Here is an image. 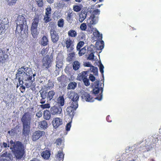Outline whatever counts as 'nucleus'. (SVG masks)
Wrapping results in <instances>:
<instances>
[{
  "label": "nucleus",
  "instance_id": "f8f14e48",
  "mask_svg": "<svg viewBox=\"0 0 161 161\" xmlns=\"http://www.w3.org/2000/svg\"><path fill=\"white\" fill-rule=\"evenodd\" d=\"M81 97L82 99L88 102H93L95 99V98L92 97L89 93L85 92H84L82 93Z\"/></svg>",
  "mask_w": 161,
  "mask_h": 161
},
{
  "label": "nucleus",
  "instance_id": "69168bd1",
  "mask_svg": "<svg viewBox=\"0 0 161 161\" xmlns=\"http://www.w3.org/2000/svg\"><path fill=\"white\" fill-rule=\"evenodd\" d=\"M18 81L19 82V86L21 85V86H23V80L24 79H18Z\"/></svg>",
  "mask_w": 161,
  "mask_h": 161
},
{
  "label": "nucleus",
  "instance_id": "4468645a",
  "mask_svg": "<svg viewBox=\"0 0 161 161\" xmlns=\"http://www.w3.org/2000/svg\"><path fill=\"white\" fill-rule=\"evenodd\" d=\"M62 109L60 107L54 106L52 107L50 109V111L52 115H58L61 114Z\"/></svg>",
  "mask_w": 161,
  "mask_h": 161
},
{
  "label": "nucleus",
  "instance_id": "ddd939ff",
  "mask_svg": "<svg viewBox=\"0 0 161 161\" xmlns=\"http://www.w3.org/2000/svg\"><path fill=\"white\" fill-rule=\"evenodd\" d=\"M45 134L44 131L37 130L34 132L33 134L32 139L33 141H36L40 138L42 136Z\"/></svg>",
  "mask_w": 161,
  "mask_h": 161
},
{
  "label": "nucleus",
  "instance_id": "4be33fe9",
  "mask_svg": "<svg viewBox=\"0 0 161 161\" xmlns=\"http://www.w3.org/2000/svg\"><path fill=\"white\" fill-rule=\"evenodd\" d=\"M75 15V13L72 12L68 13L66 17L67 21L69 23H71L73 21V16Z\"/></svg>",
  "mask_w": 161,
  "mask_h": 161
},
{
  "label": "nucleus",
  "instance_id": "0eeeda50",
  "mask_svg": "<svg viewBox=\"0 0 161 161\" xmlns=\"http://www.w3.org/2000/svg\"><path fill=\"white\" fill-rule=\"evenodd\" d=\"M74 41L70 37L66 39L65 41V45L68 53H70L73 51L74 49Z\"/></svg>",
  "mask_w": 161,
  "mask_h": 161
},
{
  "label": "nucleus",
  "instance_id": "2f4dec72",
  "mask_svg": "<svg viewBox=\"0 0 161 161\" xmlns=\"http://www.w3.org/2000/svg\"><path fill=\"white\" fill-rule=\"evenodd\" d=\"M80 63L78 61H74L72 64L73 68L75 70H77L80 67Z\"/></svg>",
  "mask_w": 161,
  "mask_h": 161
},
{
  "label": "nucleus",
  "instance_id": "c9c22d12",
  "mask_svg": "<svg viewBox=\"0 0 161 161\" xmlns=\"http://www.w3.org/2000/svg\"><path fill=\"white\" fill-rule=\"evenodd\" d=\"M69 36L75 37L77 35V33L76 31L73 30H70L68 32Z\"/></svg>",
  "mask_w": 161,
  "mask_h": 161
},
{
  "label": "nucleus",
  "instance_id": "4c0bfd02",
  "mask_svg": "<svg viewBox=\"0 0 161 161\" xmlns=\"http://www.w3.org/2000/svg\"><path fill=\"white\" fill-rule=\"evenodd\" d=\"M47 89H51L54 86V82L51 80H49L47 84Z\"/></svg>",
  "mask_w": 161,
  "mask_h": 161
},
{
  "label": "nucleus",
  "instance_id": "9d476101",
  "mask_svg": "<svg viewBox=\"0 0 161 161\" xmlns=\"http://www.w3.org/2000/svg\"><path fill=\"white\" fill-rule=\"evenodd\" d=\"M78 105L70 104V106L68 107L66 111L67 114L69 115L70 117L72 119L75 114V111L78 108Z\"/></svg>",
  "mask_w": 161,
  "mask_h": 161
},
{
  "label": "nucleus",
  "instance_id": "a878e982",
  "mask_svg": "<svg viewBox=\"0 0 161 161\" xmlns=\"http://www.w3.org/2000/svg\"><path fill=\"white\" fill-rule=\"evenodd\" d=\"M88 26L91 28V26L94 25L96 23V21L95 19V17L91 16L87 21Z\"/></svg>",
  "mask_w": 161,
  "mask_h": 161
},
{
  "label": "nucleus",
  "instance_id": "c03bdc74",
  "mask_svg": "<svg viewBox=\"0 0 161 161\" xmlns=\"http://www.w3.org/2000/svg\"><path fill=\"white\" fill-rule=\"evenodd\" d=\"M79 51V56H82L83 55L86 53V49L85 47H84L81 49H80Z\"/></svg>",
  "mask_w": 161,
  "mask_h": 161
},
{
  "label": "nucleus",
  "instance_id": "a18cd8bd",
  "mask_svg": "<svg viewBox=\"0 0 161 161\" xmlns=\"http://www.w3.org/2000/svg\"><path fill=\"white\" fill-rule=\"evenodd\" d=\"M84 42L83 41H80L77 44L76 49L77 50H80V48L83 46Z\"/></svg>",
  "mask_w": 161,
  "mask_h": 161
},
{
  "label": "nucleus",
  "instance_id": "ea45409f",
  "mask_svg": "<svg viewBox=\"0 0 161 161\" xmlns=\"http://www.w3.org/2000/svg\"><path fill=\"white\" fill-rule=\"evenodd\" d=\"M64 21L63 19L61 18L59 19L58 22V25L59 27L62 28L64 27Z\"/></svg>",
  "mask_w": 161,
  "mask_h": 161
},
{
  "label": "nucleus",
  "instance_id": "bb28decb",
  "mask_svg": "<svg viewBox=\"0 0 161 161\" xmlns=\"http://www.w3.org/2000/svg\"><path fill=\"white\" fill-rule=\"evenodd\" d=\"M50 151L49 150H46L43 151L41 153L42 156L46 159H48L50 156Z\"/></svg>",
  "mask_w": 161,
  "mask_h": 161
},
{
  "label": "nucleus",
  "instance_id": "412c9836",
  "mask_svg": "<svg viewBox=\"0 0 161 161\" xmlns=\"http://www.w3.org/2000/svg\"><path fill=\"white\" fill-rule=\"evenodd\" d=\"M49 42L47 37L45 36H42L40 41V44L43 46H47L49 43Z\"/></svg>",
  "mask_w": 161,
  "mask_h": 161
},
{
  "label": "nucleus",
  "instance_id": "7c9ffc66",
  "mask_svg": "<svg viewBox=\"0 0 161 161\" xmlns=\"http://www.w3.org/2000/svg\"><path fill=\"white\" fill-rule=\"evenodd\" d=\"M93 35L95 37L94 39H96L97 40L102 39V35L100 34L99 32L97 30L95 31L93 33Z\"/></svg>",
  "mask_w": 161,
  "mask_h": 161
},
{
  "label": "nucleus",
  "instance_id": "2eb2a0df",
  "mask_svg": "<svg viewBox=\"0 0 161 161\" xmlns=\"http://www.w3.org/2000/svg\"><path fill=\"white\" fill-rule=\"evenodd\" d=\"M52 123L53 127L56 129L62 124V119L59 118H54L52 121Z\"/></svg>",
  "mask_w": 161,
  "mask_h": 161
},
{
  "label": "nucleus",
  "instance_id": "20e7f679",
  "mask_svg": "<svg viewBox=\"0 0 161 161\" xmlns=\"http://www.w3.org/2000/svg\"><path fill=\"white\" fill-rule=\"evenodd\" d=\"M50 33L51 40L52 42L56 43L59 40V36L56 31V25L55 22H51L49 23Z\"/></svg>",
  "mask_w": 161,
  "mask_h": 161
},
{
  "label": "nucleus",
  "instance_id": "5fc2aeb1",
  "mask_svg": "<svg viewBox=\"0 0 161 161\" xmlns=\"http://www.w3.org/2000/svg\"><path fill=\"white\" fill-rule=\"evenodd\" d=\"M57 80L59 82H63L64 80V76L61 75L60 76L58 77Z\"/></svg>",
  "mask_w": 161,
  "mask_h": 161
},
{
  "label": "nucleus",
  "instance_id": "603ef678",
  "mask_svg": "<svg viewBox=\"0 0 161 161\" xmlns=\"http://www.w3.org/2000/svg\"><path fill=\"white\" fill-rule=\"evenodd\" d=\"M72 120L70 121L68 123L66 126L65 129L67 131H69L70 130V128L71 127V123H72Z\"/></svg>",
  "mask_w": 161,
  "mask_h": 161
},
{
  "label": "nucleus",
  "instance_id": "6ab92c4d",
  "mask_svg": "<svg viewBox=\"0 0 161 161\" xmlns=\"http://www.w3.org/2000/svg\"><path fill=\"white\" fill-rule=\"evenodd\" d=\"M26 22V20L24 16L22 15H19L16 20V24L19 25H24V23Z\"/></svg>",
  "mask_w": 161,
  "mask_h": 161
},
{
  "label": "nucleus",
  "instance_id": "7ed1b4c3",
  "mask_svg": "<svg viewBox=\"0 0 161 161\" xmlns=\"http://www.w3.org/2000/svg\"><path fill=\"white\" fill-rule=\"evenodd\" d=\"M10 143L13 145L10 148L14 155L17 159H20L23 156L25 153V148L23 144L19 141L16 143L12 140L10 141Z\"/></svg>",
  "mask_w": 161,
  "mask_h": 161
},
{
  "label": "nucleus",
  "instance_id": "f257e3e1",
  "mask_svg": "<svg viewBox=\"0 0 161 161\" xmlns=\"http://www.w3.org/2000/svg\"><path fill=\"white\" fill-rule=\"evenodd\" d=\"M35 74H33L31 69L27 67L22 66L19 69L16 75V78L19 79H24L25 81H29L32 83L35 78Z\"/></svg>",
  "mask_w": 161,
  "mask_h": 161
},
{
  "label": "nucleus",
  "instance_id": "f3484780",
  "mask_svg": "<svg viewBox=\"0 0 161 161\" xmlns=\"http://www.w3.org/2000/svg\"><path fill=\"white\" fill-rule=\"evenodd\" d=\"M8 55L5 52L0 49V63H4L7 58Z\"/></svg>",
  "mask_w": 161,
  "mask_h": 161
},
{
  "label": "nucleus",
  "instance_id": "5701e85b",
  "mask_svg": "<svg viewBox=\"0 0 161 161\" xmlns=\"http://www.w3.org/2000/svg\"><path fill=\"white\" fill-rule=\"evenodd\" d=\"M87 15V12L85 11H82L79 14V20L80 22H82L85 19Z\"/></svg>",
  "mask_w": 161,
  "mask_h": 161
},
{
  "label": "nucleus",
  "instance_id": "dca6fc26",
  "mask_svg": "<svg viewBox=\"0 0 161 161\" xmlns=\"http://www.w3.org/2000/svg\"><path fill=\"white\" fill-rule=\"evenodd\" d=\"M94 51L93 49L91 47H88L87 49V53L88 54V56L87 59L91 60H93L95 58L94 54Z\"/></svg>",
  "mask_w": 161,
  "mask_h": 161
},
{
  "label": "nucleus",
  "instance_id": "e433bc0d",
  "mask_svg": "<svg viewBox=\"0 0 161 161\" xmlns=\"http://www.w3.org/2000/svg\"><path fill=\"white\" fill-rule=\"evenodd\" d=\"M24 25H17L16 28L15 30V33H21L23 30Z\"/></svg>",
  "mask_w": 161,
  "mask_h": 161
},
{
  "label": "nucleus",
  "instance_id": "9b49d317",
  "mask_svg": "<svg viewBox=\"0 0 161 161\" xmlns=\"http://www.w3.org/2000/svg\"><path fill=\"white\" fill-rule=\"evenodd\" d=\"M101 91V93L96 97L95 98V99H97L99 101H100L102 98V92L103 91V89L102 87H99L96 86H94L92 90L93 93L95 95L98 94L100 91Z\"/></svg>",
  "mask_w": 161,
  "mask_h": 161
},
{
  "label": "nucleus",
  "instance_id": "0e129e2a",
  "mask_svg": "<svg viewBox=\"0 0 161 161\" xmlns=\"http://www.w3.org/2000/svg\"><path fill=\"white\" fill-rule=\"evenodd\" d=\"M97 49L99 50H102L104 47V46L103 45L101 44L100 45H99L98 46H97Z\"/></svg>",
  "mask_w": 161,
  "mask_h": 161
},
{
  "label": "nucleus",
  "instance_id": "79ce46f5",
  "mask_svg": "<svg viewBox=\"0 0 161 161\" xmlns=\"http://www.w3.org/2000/svg\"><path fill=\"white\" fill-rule=\"evenodd\" d=\"M81 5H74L73 6V10L76 12H78L80 11L81 10Z\"/></svg>",
  "mask_w": 161,
  "mask_h": 161
},
{
  "label": "nucleus",
  "instance_id": "bf43d9fd",
  "mask_svg": "<svg viewBox=\"0 0 161 161\" xmlns=\"http://www.w3.org/2000/svg\"><path fill=\"white\" fill-rule=\"evenodd\" d=\"M42 113L41 110L37 112L36 114V116L39 118L41 117L42 116Z\"/></svg>",
  "mask_w": 161,
  "mask_h": 161
},
{
  "label": "nucleus",
  "instance_id": "423d86ee",
  "mask_svg": "<svg viewBox=\"0 0 161 161\" xmlns=\"http://www.w3.org/2000/svg\"><path fill=\"white\" fill-rule=\"evenodd\" d=\"M88 72L84 71L78 74L77 79L78 80L81 81L82 80L84 85L86 86H88L90 85L89 80L87 78L88 76Z\"/></svg>",
  "mask_w": 161,
  "mask_h": 161
},
{
  "label": "nucleus",
  "instance_id": "37998d69",
  "mask_svg": "<svg viewBox=\"0 0 161 161\" xmlns=\"http://www.w3.org/2000/svg\"><path fill=\"white\" fill-rule=\"evenodd\" d=\"M142 148L141 147L140 150L142 151L143 149V151H142L143 152H148L149 151H150L151 149V147H150V146H149L148 145H147V146H144L143 147V149H141V148Z\"/></svg>",
  "mask_w": 161,
  "mask_h": 161
},
{
  "label": "nucleus",
  "instance_id": "72a5a7b5",
  "mask_svg": "<svg viewBox=\"0 0 161 161\" xmlns=\"http://www.w3.org/2000/svg\"><path fill=\"white\" fill-rule=\"evenodd\" d=\"M77 84L75 82H70L67 86V89L68 90L74 89L77 86Z\"/></svg>",
  "mask_w": 161,
  "mask_h": 161
},
{
  "label": "nucleus",
  "instance_id": "8fccbe9b",
  "mask_svg": "<svg viewBox=\"0 0 161 161\" xmlns=\"http://www.w3.org/2000/svg\"><path fill=\"white\" fill-rule=\"evenodd\" d=\"M40 107L43 109H44L45 108H49L50 107V105L49 103L43 104L40 105Z\"/></svg>",
  "mask_w": 161,
  "mask_h": 161
},
{
  "label": "nucleus",
  "instance_id": "aec40b11",
  "mask_svg": "<svg viewBox=\"0 0 161 161\" xmlns=\"http://www.w3.org/2000/svg\"><path fill=\"white\" fill-rule=\"evenodd\" d=\"M40 16L39 15L37 14L34 17L33 19V21L32 23L31 27H37L38 25L40 19Z\"/></svg>",
  "mask_w": 161,
  "mask_h": 161
},
{
  "label": "nucleus",
  "instance_id": "58836bf2",
  "mask_svg": "<svg viewBox=\"0 0 161 161\" xmlns=\"http://www.w3.org/2000/svg\"><path fill=\"white\" fill-rule=\"evenodd\" d=\"M64 59V56L62 53L60 52L58 53L56 57V60H59L60 61H63Z\"/></svg>",
  "mask_w": 161,
  "mask_h": 161
},
{
  "label": "nucleus",
  "instance_id": "6e6d98bb",
  "mask_svg": "<svg viewBox=\"0 0 161 161\" xmlns=\"http://www.w3.org/2000/svg\"><path fill=\"white\" fill-rule=\"evenodd\" d=\"M62 142V140L61 138H59L57 139L55 141L54 143H56L57 146H59L61 145Z\"/></svg>",
  "mask_w": 161,
  "mask_h": 161
},
{
  "label": "nucleus",
  "instance_id": "338daca9",
  "mask_svg": "<svg viewBox=\"0 0 161 161\" xmlns=\"http://www.w3.org/2000/svg\"><path fill=\"white\" fill-rule=\"evenodd\" d=\"M92 71L94 73L97 72V67H95L93 66H92Z\"/></svg>",
  "mask_w": 161,
  "mask_h": 161
},
{
  "label": "nucleus",
  "instance_id": "393cba45",
  "mask_svg": "<svg viewBox=\"0 0 161 161\" xmlns=\"http://www.w3.org/2000/svg\"><path fill=\"white\" fill-rule=\"evenodd\" d=\"M64 157V154L62 151H59L55 155V158L59 161L63 160Z\"/></svg>",
  "mask_w": 161,
  "mask_h": 161
},
{
  "label": "nucleus",
  "instance_id": "6e6552de",
  "mask_svg": "<svg viewBox=\"0 0 161 161\" xmlns=\"http://www.w3.org/2000/svg\"><path fill=\"white\" fill-rule=\"evenodd\" d=\"M68 97L70 99V104L78 105V101L79 99V96L78 94L74 92H70L68 94Z\"/></svg>",
  "mask_w": 161,
  "mask_h": 161
},
{
  "label": "nucleus",
  "instance_id": "052dcab7",
  "mask_svg": "<svg viewBox=\"0 0 161 161\" xmlns=\"http://www.w3.org/2000/svg\"><path fill=\"white\" fill-rule=\"evenodd\" d=\"M90 80L93 82L95 80V77L92 74H90L89 76Z\"/></svg>",
  "mask_w": 161,
  "mask_h": 161
},
{
  "label": "nucleus",
  "instance_id": "1a4fd4ad",
  "mask_svg": "<svg viewBox=\"0 0 161 161\" xmlns=\"http://www.w3.org/2000/svg\"><path fill=\"white\" fill-rule=\"evenodd\" d=\"M51 8L50 6H49L46 8L45 9V14L44 16L43 19L45 23H47L51 20Z\"/></svg>",
  "mask_w": 161,
  "mask_h": 161
},
{
  "label": "nucleus",
  "instance_id": "09e8293b",
  "mask_svg": "<svg viewBox=\"0 0 161 161\" xmlns=\"http://www.w3.org/2000/svg\"><path fill=\"white\" fill-rule=\"evenodd\" d=\"M2 156L4 157H8L10 159L13 157L12 154L10 153H8L7 152H6L3 153L2 154Z\"/></svg>",
  "mask_w": 161,
  "mask_h": 161
},
{
  "label": "nucleus",
  "instance_id": "de8ad7c7",
  "mask_svg": "<svg viewBox=\"0 0 161 161\" xmlns=\"http://www.w3.org/2000/svg\"><path fill=\"white\" fill-rule=\"evenodd\" d=\"M16 128L14 127L8 131V133L11 135L14 136L16 133Z\"/></svg>",
  "mask_w": 161,
  "mask_h": 161
},
{
  "label": "nucleus",
  "instance_id": "39448f33",
  "mask_svg": "<svg viewBox=\"0 0 161 161\" xmlns=\"http://www.w3.org/2000/svg\"><path fill=\"white\" fill-rule=\"evenodd\" d=\"M53 57H51L49 55H47L44 56L42 60V67L46 69H48L52 65Z\"/></svg>",
  "mask_w": 161,
  "mask_h": 161
},
{
  "label": "nucleus",
  "instance_id": "b1692460",
  "mask_svg": "<svg viewBox=\"0 0 161 161\" xmlns=\"http://www.w3.org/2000/svg\"><path fill=\"white\" fill-rule=\"evenodd\" d=\"M75 58V53L74 52H70L68 54L67 60L69 62H72Z\"/></svg>",
  "mask_w": 161,
  "mask_h": 161
},
{
  "label": "nucleus",
  "instance_id": "c85d7f7f",
  "mask_svg": "<svg viewBox=\"0 0 161 161\" xmlns=\"http://www.w3.org/2000/svg\"><path fill=\"white\" fill-rule=\"evenodd\" d=\"M31 33L33 37L34 38H37V36L38 34V32L37 31V27H31Z\"/></svg>",
  "mask_w": 161,
  "mask_h": 161
},
{
  "label": "nucleus",
  "instance_id": "c756f323",
  "mask_svg": "<svg viewBox=\"0 0 161 161\" xmlns=\"http://www.w3.org/2000/svg\"><path fill=\"white\" fill-rule=\"evenodd\" d=\"M39 127L42 129H45L47 128V122L45 120L41 121L39 123Z\"/></svg>",
  "mask_w": 161,
  "mask_h": 161
},
{
  "label": "nucleus",
  "instance_id": "4d7b16f0",
  "mask_svg": "<svg viewBox=\"0 0 161 161\" xmlns=\"http://www.w3.org/2000/svg\"><path fill=\"white\" fill-rule=\"evenodd\" d=\"M5 26L2 25L0 26V35L3 34L5 32Z\"/></svg>",
  "mask_w": 161,
  "mask_h": 161
},
{
  "label": "nucleus",
  "instance_id": "a211bd4d",
  "mask_svg": "<svg viewBox=\"0 0 161 161\" xmlns=\"http://www.w3.org/2000/svg\"><path fill=\"white\" fill-rule=\"evenodd\" d=\"M40 103L42 104L45 103L46 102V98H47V92L44 91L40 92Z\"/></svg>",
  "mask_w": 161,
  "mask_h": 161
},
{
  "label": "nucleus",
  "instance_id": "f03ea898",
  "mask_svg": "<svg viewBox=\"0 0 161 161\" xmlns=\"http://www.w3.org/2000/svg\"><path fill=\"white\" fill-rule=\"evenodd\" d=\"M32 118V114L29 112H27L24 114L21 119L23 125L22 135L25 137L28 136L30 132Z\"/></svg>",
  "mask_w": 161,
  "mask_h": 161
},
{
  "label": "nucleus",
  "instance_id": "680f3d73",
  "mask_svg": "<svg viewBox=\"0 0 161 161\" xmlns=\"http://www.w3.org/2000/svg\"><path fill=\"white\" fill-rule=\"evenodd\" d=\"M19 89L21 92L22 93L24 92L25 91V87L23 86H21L19 88Z\"/></svg>",
  "mask_w": 161,
  "mask_h": 161
},
{
  "label": "nucleus",
  "instance_id": "49530a36",
  "mask_svg": "<svg viewBox=\"0 0 161 161\" xmlns=\"http://www.w3.org/2000/svg\"><path fill=\"white\" fill-rule=\"evenodd\" d=\"M36 3L38 6L39 7H42L43 6L44 3L43 0H35Z\"/></svg>",
  "mask_w": 161,
  "mask_h": 161
},
{
  "label": "nucleus",
  "instance_id": "a19ab883",
  "mask_svg": "<svg viewBox=\"0 0 161 161\" xmlns=\"http://www.w3.org/2000/svg\"><path fill=\"white\" fill-rule=\"evenodd\" d=\"M56 66L58 69L61 68L62 67L63 61H60L59 60H56Z\"/></svg>",
  "mask_w": 161,
  "mask_h": 161
},
{
  "label": "nucleus",
  "instance_id": "f704fd0d",
  "mask_svg": "<svg viewBox=\"0 0 161 161\" xmlns=\"http://www.w3.org/2000/svg\"><path fill=\"white\" fill-rule=\"evenodd\" d=\"M58 103L59 106H63L64 104V99L63 96H60L58 99Z\"/></svg>",
  "mask_w": 161,
  "mask_h": 161
},
{
  "label": "nucleus",
  "instance_id": "cd10ccee",
  "mask_svg": "<svg viewBox=\"0 0 161 161\" xmlns=\"http://www.w3.org/2000/svg\"><path fill=\"white\" fill-rule=\"evenodd\" d=\"M51 112L48 110H44L43 114L44 119L46 120H49L51 117Z\"/></svg>",
  "mask_w": 161,
  "mask_h": 161
},
{
  "label": "nucleus",
  "instance_id": "13d9d810",
  "mask_svg": "<svg viewBox=\"0 0 161 161\" xmlns=\"http://www.w3.org/2000/svg\"><path fill=\"white\" fill-rule=\"evenodd\" d=\"M104 68V67L102 63H101L100 64V66H99V70H100V72H101V74H102V75L103 76V72H104V71H103Z\"/></svg>",
  "mask_w": 161,
  "mask_h": 161
},
{
  "label": "nucleus",
  "instance_id": "3c124183",
  "mask_svg": "<svg viewBox=\"0 0 161 161\" xmlns=\"http://www.w3.org/2000/svg\"><path fill=\"white\" fill-rule=\"evenodd\" d=\"M48 49L47 48H44L42 49L41 51V54H42V56L46 55L47 53Z\"/></svg>",
  "mask_w": 161,
  "mask_h": 161
},
{
  "label": "nucleus",
  "instance_id": "774afa93",
  "mask_svg": "<svg viewBox=\"0 0 161 161\" xmlns=\"http://www.w3.org/2000/svg\"><path fill=\"white\" fill-rule=\"evenodd\" d=\"M100 81L99 80H97L94 82V86L99 87Z\"/></svg>",
  "mask_w": 161,
  "mask_h": 161
},
{
  "label": "nucleus",
  "instance_id": "e2e57ef3",
  "mask_svg": "<svg viewBox=\"0 0 161 161\" xmlns=\"http://www.w3.org/2000/svg\"><path fill=\"white\" fill-rule=\"evenodd\" d=\"M3 146L4 148H6L7 147H9L8 144V145L7 143L5 142H3L2 146H1V147H2Z\"/></svg>",
  "mask_w": 161,
  "mask_h": 161
},
{
  "label": "nucleus",
  "instance_id": "473e14b6",
  "mask_svg": "<svg viewBox=\"0 0 161 161\" xmlns=\"http://www.w3.org/2000/svg\"><path fill=\"white\" fill-rule=\"evenodd\" d=\"M55 92L53 90L49 91L47 93V99L49 101H50L53 98V96L55 95Z\"/></svg>",
  "mask_w": 161,
  "mask_h": 161
},
{
  "label": "nucleus",
  "instance_id": "864d4df0",
  "mask_svg": "<svg viewBox=\"0 0 161 161\" xmlns=\"http://www.w3.org/2000/svg\"><path fill=\"white\" fill-rule=\"evenodd\" d=\"M80 28L82 31H85L87 28V26L86 23H82L80 26Z\"/></svg>",
  "mask_w": 161,
  "mask_h": 161
}]
</instances>
